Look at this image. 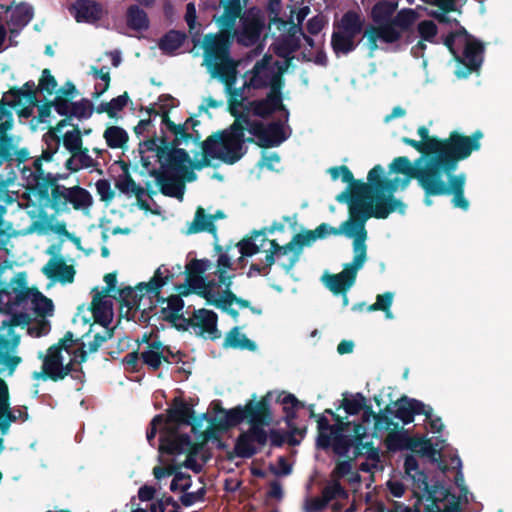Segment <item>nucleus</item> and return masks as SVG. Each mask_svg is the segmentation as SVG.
Segmentation results:
<instances>
[{
    "mask_svg": "<svg viewBox=\"0 0 512 512\" xmlns=\"http://www.w3.org/2000/svg\"><path fill=\"white\" fill-rule=\"evenodd\" d=\"M405 450H410L421 457H428L432 463L437 462L442 472H446L448 467L443 462H440L437 455L440 456V452L437 450L431 439L425 436H410L407 435Z\"/></svg>",
    "mask_w": 512,
    "mask_h": 512,
    "instance_id": "393cba45",
    "label": "nucleus"
},
{
    "mask_svg": "<svg viewBox=\"0 0 512 512\" xmlns=\"http://www.w3.org/2000/svg\"><path fill=\"white\" fill-rule=\"evenodd\" d=\"M39 358H42V371L34 372L33 378H42L43 380L50 379L54 382H57V377L54 374H58L62 367V352L59 351L58 347L50 346L47 349V354L45 356L40 355Z\"/></svg>",
    "mask_w": 512,
    "mask_h": 512,
    "instance_id": "2f4dec72",
    "label": "nucleus"
},
{
    "mask_svg": "<svg viewBox=\"0 0 512 512\" xmlns=\"http://www.w3.org/2000/svg\"><path fill=\"white\" fill-rule=\"evenodd\" d=\"M78 23H96L102 18V5L94 0H76L69 8Z\"/></svg>",
    "mask_w": 512,
    "mask_h": 512,
    "instance_id": "c756f323",
    "label": "nucleus"
},
{
    "mask_svg": "<svg viewBox=\"0 0 512 512\" xmlns=\"http://www.w3.org/2000/svg\"><path fill=\"white\" fill-rule=\"evenodd\" d=\"M282 78L279 74H273L271 80V89L266 98L260 100H253L250 103L252 112L255 116L267 118L276 111H284L286 120L288 119L289 112L285 108L282 101Z\"/></svg>",
    "mask_w": 512,
    "mask_h": 512,
    "instance_id": "4468645a",
    "label": "nucleus"
},
{
    "mask_svg": "<svg viewBox=\"0 0 512 512\" xmlns=\"http://www.w3.org/2000/svg\"><path fill=\"white\" fill-rule=\"evenodd\" d=\"M364 36L367 38L369 49L372 52L378 49V39L387 44H393L401 39L400 31H394L392 27L388 26L375 27L371 25L364 31Z\"/></svg>",
    "mask_w": 512,
    "mask_h": 512,
    "instance_id": "c9c22d12",
    "label": "nucleus"
},
{
    "mask_svg": "<svg viewBox=\"0 0 512 512\" xmlns=\"http://www.w3.org/2000/svg\"><path fill=\"white\" fill-rule=\"evenodd\" d=\"M273 393L271 391L263 395L258 401L256 396L249 400L244 407L237 406L236 410L242 416V422L247 420L250 427L257 429H264L265 426H270L273 422V413L271 410V400Z\"/></svg>",
    "mask_w": 512,
    "mask_h": 512,
    "instance_id": "ddd939ff",
    "label": "nucleus"
},
{
    "mask_svg": "<svg viewBox=\"0 0 512 512\" xmlns=\"http://www.w3.org/2000/svg\"><path fill=\"white\" fill-rule=\"evenodd\" d=\"M219 135L212 133L201 142L202 158L188 163L192 169L201 170L204 167H209L212 159H218L229 165H233L240 160V155L231 152L221 141Z\"/></svg>",
    "mask_w": 512,
    "mask_h": 512,
    "instance_id": "9b49d317",
    "label": "nucleus"
},
{
    "mask_svg": "<svg viewBox=\"0 0 512 512\" xmlns=\"http://www.w3.org/2000/svg\"><path fill=\"white\" fill-rule=\"evenodd\" d=\"M422 162L423 157H419L412 164L408 157L399 156L389 165V172L415 177L418 185L424 191V203L427 206L432 205L431 197L433 196L452 195L451 203L453 207L467 211L470 203L464 195L466 174L447 176L448 181L446 182L444 180V176H446L444 170L430 161H424L423 164Z\"/></svg>",
    "mask_w": 512,
    "mask_h": 512,
    "instance_id": "f257e3e1",
    "label": "nucleus"
},
{
    "mask_svg": "<svg viewBox=\"0 0 512 512\" xmlns=\"http://www.w3.org/2000/svg\"><path fill=\"white\" fill-rule=\"evenodd\" d=\"M185 32L171 29L166 32L158 41L159 49L167 55H173L185 42Z\"/></svg>",
    "mask_w": 512,
    "mask_h": 512,
    "instance_id": "c03bdc74",
    "label": "nucleus"
},
{
    "mask_svg": "<svg viewBox=\"0 0 512 512\" xmlns=\"http://www.w3.org/2000/svg\"><path fill=\"white\" fill-rule=\"evenodd\" d=\"M116 188L123 194L135 195L137 199V205L141 210L149 211V203L143 199L145 190L143 187L138 185L129 173L128 164L123 162V173L118 176L115 182Z\"/></svg>",
    "mask_w": 512,
    "mask_h": 512,
    "instance_id": "bb28decb",
    "label": "nucleus"
},
{
    "mask_svg": "<svg viewBox=\"0 0 512 512\" xmlns=\"http://www.w3.org/2000/svg\"><path fill=\"white\" fill-rule=\"evenodd\" d=\"M316 418L318 429L316 445L318 448L326 450L332 447V425L323 414H319Z\"/></svg>",
    "mask_w": 512,
    "mask_h": 512,
    "instance_id": "4d7b16f0",
    "label": "nucleus"
},
{
    "mask_svg": "<svg viewBox=\"0 0 512 512\" xmlns=\"http://www.w3.org/2000/svg\"><path fill=\"white\" fill-rule=\"evenodd\" d=\"M18 346V338L14 340H6L4 336L0 335V373L8 370L9 373H13L21 362L19 356L12 355L11 353Z\"/></svg>",
    "mask_w": 512,
    "mask_h": 512,
    "instance_id": "4c0bfd02",
    "label": "nucleus"
},
{
    "mask_svg": "<svg viewBox=\"0 0 512 512\" xmlns=\"http://www.w3.org/2000/svg\"><path fill=\"white\" fill-rule=\"evenodd\" d=\"M217 322L218 315L213 310L201 308L194 310L190 317L183 319V323L176 325V329L187 331L193 328L197 336L214 341L221 337Z\"/></svg>",
    "mask_w": 512,
    "mask_h": 512,
    "instance_id": "f8f14e48",
    "label": "nucleus"
},
{
    "mask_svg": "<svg viewBox=\"0 0 512 512\" xmlns=\"http://www.w3.org/2000/svg\"><path fill=\"white\" fill-rule=\"evenodd\" d=\"M174 278V274L170 272L164 265L158 267L153 277L148 282H141L137 285L140 292L145 291L152 294L158 302H167L166 298L161 296V289Z\"/></svg>",
    "mask_w": 512,
    "mask_h": 512,
    "instance_id": "7c9ffc66",
    "label": "nucleus"
},
{
    "mask_svg": "<svg viewBox=\"0 0 512 512\" xmlns=\"http://www.w3.org/2000/svg\"><path fill=\"white\" fill-rule=\"evenodd\" d=\"M332 425V449L341 457H348L351 448L354 449V458L366 456L368 460L379 462V450L373 442L364 441L367 437V428L362 423L344 421L338 414L334 416Z\"/></svg>",
    "mask_w": 512,
    "mask_h": 512,
    "instance_id": "20e7f679",
    "label": "nucleus"
},
{
    "mask_svg": "<svg viewBox=\"0 0 512 512\" xmlns=\"http://www.w3.org/2000/svg\"><path fill=\"white\" fill-rule=\"evenodd\" d=\"M355 37L340 31H334L331 36V47L334 53L339 56L340 54L347 55L353 52L358 45L354 41Z\"/></svg>",
    "mask_w": 512,
    "mask_h": 512,
    "instance_id": "de8ad7c7",
    "label": "nucleus"
},
{
    "mask_svg": "<svg viewBox=\"0 0 512 512\" xmlns=\"http://www.w3.org/2000/svg\"><path fill=\"white\" fill-rule=\"evenodd\" d=\"M230 32L222 30L220 33H209L204 36L202 48L204 50V63L210 69L212 76L219 78L231 93L236 82V62L230 56Z\"/></svg>",
    "mask_w": 512,
    "mask_h": 512,
    "instance_id": "39448f33",
    "label": "nucleus"
},
{
    "mask_svg": "<svg viewBox=\"0 0 512 512\" xmlns=\"http://www.w3.org/2000/svg\"><path fill=\"white\" fill-rule=\"evenodd\" d=\"M398 8V1L379 0L371 9V19L376 24L375 27H387L393 21L394 14Z\"/></svg>",
    "mask_w": 512,
    "mask_h": 512,
    "instance_id": "e433bc0d",
    "label": "nucleus"
},
{
    "mask_svg": "<svg viewBox=\"0 0 512 512\" xmlns=\"http://www.w3.org/2000/svg\"><path fill=\"white\" fill-rule=\"evenodd\" d=\"M223 347L255 351L257 345L254 341L250 340L245 334H242L238 326H235L226 334V337L223 342Z\"/></svg>",
    "mask_w": 512,
    "mask_h": 512,
    "instance_id": "37998d69",
    "label": "nucleus"
},
{
    "mask_svg": "<svg viewBox=\"0 0 512 512\" xmlns=\"http://www.w3.org/2000/svg\"><path fill=\"white\" fill-rule=\"evenodd\" d=\"M73 130L67 131L63 135V145L72 155H75V152L81 147H83V139L80 128L78 125H72Z\"/></svg>",
    "mask_w": 512,
    "mask_h": 512,
    "instance_id": "69168bd1",
    "label": "nucleus"
},
{
    "mask_svg": "<svg viewBox=\"0 0 512 512\" xmlns=\"http://www.w3.org/2000/svg\"><path fill=\"white\" fill-rule=\"evenodd\" d=\"M418 14L411 8H404L397 12L393 21L388 27H392L394 31H409L417 20Z\"/></svg>",
    "mask_w": 512,
    "mask_h": 512,
    "instance_id": "3c124183",
    "label": "nucleus"
},
{
    "mask_svg": "<svg viewBox=\"0 0 512 512\" xmlns=\"http://www.w3.org/2000/svg\"><path fill=\"white\" fill-rule=\"evenodd\" d=\"M360 215L358 216H352L351 220H346L341 223L339 228H335L330 226L327 223H321L319 226L316 227L315 232L318 239H323L327 237L328 235H340L345 234L349 238L356 239L357 236L360 235V232H362V229L359 225V219Z\"/></svg>",
    "mask_w": 512,
    "mask_h": 512,
    "instance_id": "473e14b6",
    "label": "nucleus"
},
{
    "mask_svg": "<svg viewBox=\"0 0 512 512\" xmlns=\"http://www.w3.org/2000/svg\"><path fill=\"white\" fill-rule=\"evenodd\" d=\"M367 406V399L362 393L344 397L341 406L349 415L359 414Z\"/></svg>",
    "mask_w": 512,
    "mask_h": 512,
    "instance_id": "0e129e2a",
    "label": "nucleus"
},
{
    "mask_svg": "<svg viewBox=\"0 0 512 512\" xmlns=\"http://www.w3.org/2000/svg\"><path fill=\"white\" fill-rule=\"evenodd\" d=\"M18 106V101L7 92L3 93L0 99V151L13 157L17 164H20L32 157L28 147L19 146L20 138L9 133L14 127L13 110Z\"/></svg>",
    "mask_w": 512,
    "mask_h": 512,
    "instance_id": "423d86ee",
    "label": "nucleus"
},
{
    "mask_svg": "<svg viewBox=\"0 0 512 512\" xmlns=\"http://www.w3.org/2000/svg\"><path fill=\"white\" fill-rule=\"evenodd\" d=\"M119 300L122 305L128 307V309H140V303L143 300L145 291L140 292L138 288H132L130 286L117 289Z\"/></svg>",
    "mask_w": 512,
    "mask_h": 512,
    "instance_id": "6e6d98bb",
    "label": "nucleus"
},
{
    "mask_svg": "<svg viewBox=\"0 0 512 512\" xmlns=\"http://www.w3.org/2000/svg\"><path fill=\"white\" fill-rule=\"evenodd\" d=\"M42 273L50 280L72 283L76 271L72 265L66 264L62 256H54L43 266Z\"/></svg>",
    "mask_w": 512,
    "mask_h": 512,
    "instance_id": "cd10ccee",
    "label": "nucleus"
},
{
    "mask_svg": "<svg viewBox=\"0 0 512 512\" xmlns=\"http://www.w3.org/2000/svg\"><path fill=\"white\" fill-rule=\"evenodd\" d=\"M404 471L412 480L415 489H417L423 497L426 496V501L430 502V504L439 506V503L444 502L454 495L451 493L450 487H447L442 481L437 480L430 485L428 475L424 470L420 469L418 460L413 454L406 455Z\"/></svg>",
    "mask_w": 512,
    "mask_h": 512,
    "instance_id": "1a4fd4ad",
    "label": "nucleus"
},
{
    "mask_svg": "<svg viewBox=\"0 0 512 512\" xmlns=\"http://www.w3.org/2000/svg\"><path fill=\"white\" fill-rule=\"evenodd\" d=\"M220 411L225 412V418H214V421L211 422V426H213L218 432L226 431L230 427H234L242 423V416H240V413L236 410V407L229 410L221 409Z\"/></svg>",
    "mask_w": 512,
    "mask_h": 512,
    "instance_id": "052dcab7",
    "label": "nucleus"
},
{
    "mask_svg": "<svg viewBox=\"0 0 512 512\" xmlns=\"http://www.w3.org/2000/svg\"><path fill=\"white\" fill-rule=\"evenodd\" d=\"M158 161L161 165V172L168 175H179L186 171V165L191 163L190 156L185 149H172L171 151H159Z\"/></svg>",
    "mask_w": 512,
    "mask_h": 512,
    "instance_id": "4be33fe9",
    "label": "nucleus"
},
{
    "mask_svg": "<svg viewBox=\"0 0 512 512\" xmlns=\"http://www.w3.org/2000/svg\"><path fill=\"white\" fill-rule=\"evenodd\" d=\"M268 440V433L265 429H257L249 427L247 431L241 432L236 439L234 449L227 452V459L232 461L235 457L249 459L258 453V449L254 446L257 443L264 446Z\"/></svg>",
    "mask_w": 512,
    "mask_h": 512,
    "instance_id": "2eb2a0df",
    "label": "nucleus"
},
{
    "mask_svg": "<svg viewBox=\"0 0 512 512\" xmlns=\"http://www.w3.org/2000/svg\"><path fill=\"white\" fill-rule=\"evenodd\" d=\"M219 3L224 11L216 22L222 30L231 32L235 27L236 20L243 15V0H220Z\"/></svg>",
    "mask_w": 512,
    "mask_h": 512,
    "instance_id": "f704fd0d",
    "label": "nucleus"
},
{
    "mask_svg": "<svg viewBox=\"0 0 512 512\" xmlns=\"http://www.w3.org/2000/svg\"><path fill=\"white\" fill-rule=\"evenodd\" d=\"M92 301L89 310L92 312L95 323L104 328H109L113 319V303L106 299L107 295L99 293L97 287L92 289Z\"/></svg>",
    "mask_w": 512,
    "mask_h": 512,
    "instance_id": "a878e982",
    "label": "nucleus"
},
{
    "mask_svg": "<svg viewBox=\"0 0 512 512\" xmlns=\"http://www.w3.org/2000/svg\"><path fill=\"white\" fill-rule=\"evenodd\" d=\"M33 7L27 3L18 4L11 12V16L7 24L9 26H18L24 28L33 19Z\"/></svg>",
    "mask_w": 512,
    "mask_h": 512,
    "instance_id": "603ef678",
    "label": "nucleus"
},
{
    "mask_svg": "<svg viewBox=\"0 0 512 512\" xmlns=\"http://www.w3.org/2000/svg\"><path fill=\"white\" fill-rule=\"evenodd\" d=\"M300 46V40L298 38L293 37L286 38L277 44V46L274 49L275 54L278 57L285 59V65L279 67L278 74L280 76L288 69L289 65L294 59L293 53L298 51L300 49Z\"/></svg>",
    "mask_w": 512,
    "mask_h": 512,
    "instance_id": "79ce46f5",
    "label": "nucleus"
},
{
    "mask_svg": "<svg viewBox=\"0 0 512 512\" xmlns=\"http://www.w3.org/2000/svg\"><path fill=\"white\" fill-rule=\"evenodd\" d=\"M67 178L66 174L60 173H51L47 172L46 177L42 179V182L36 183L35 190L37 193L36 201L39 202L43 199H46L51 194H53V187L56 184L57 186H63L60 184V180H64Z\"/></svg>",
    "mask_w": 512,
    "mask_h": 512,
    "instance_id": "09e8293b",
    "label": "nucleus"
},
{
    "mask_svg": "<svg viewBox=\"0 0 512 512\" xmlns=\"http://www.w3.org/2000/svg\"><path fill=\"white\" fill-rule=\"evenodd\" d=\"M399 188V178H387L385 170L380 165H375L367 175V183L358 184L359 193H367L369 211H363L357 207H351V215L358 216L359 225L363 231L365 222L373 217L376 219H386L391 213L397 211L404 214L406 205L394 196Z\"/></svg>",
    "mask_w": 512,
    "mask_h": 512,
    "instance_id": "f03ea898",
    "label": "nucleus"
},
{
    "mask_svg": "<svg viewBox=\"0 0 512 512\" xmlns=\"http://www.w3.org/2000/svg\"><path fill=\"white\" fill-rule=\"evenodd\" d=\"M126 24L134 31H146L150 26V21L147 13L134 4L127 8Z\"/></svg>",
    "mask_w": 512,
    "mask_h": 512,
    "instance_id": "a18cd8bd",
    "label": "nucleus"
},
{
    "mask_svg": "<svg viewBox=\"0 0 512 512\" xmlns=\"http://www.w3.org/2000/svg\"><path fill=\"white\" fill-rule=\"evenodd\" d=\"M7 93L15 100L18 101V105L21 104L22 99L30 105H38L36 96V86L34 81H27L22 88L16 86L11 87Z\"/></svg>",
    "mask_w": 512,
    "mask_h": 512,
    "instance_id": "864d4df0",
    "label": "nucleus"
},
{
    "mask_svg": "<svg viewBox=\"0 0 512 512\" xmlns=\"http://www.w3.org/2000/svg\"><path fill=\"white\" fill-rule=\"evenodd\" d=\"M277 401L283 405L284 422L288 428H291L297 418V409L305 407L304 403L299 401L295 395L291 393L279 394Z\"/></svg>",
    "mask_w": 512,
    "mask_h": 512,
    "instance_id": "49530a36",
    "label": "nucleus"
},
{
    "mask_svg": "<svg viewBox=\"0 0 512 512\" xmlns=\"http://www.w3.org/2000/svg\"><path fill=\"white\" fill-rule=\"evenodd\" d=\"M226 215L222 210H217L214 214H206L203 207H197L193 221L189 224L186 234H197L200 232H208L217 238V227L215 220L223 219Z\"/></svg>",
    "mask_w": 512,
    "mask_h": 512,
    "instance_id": "b1692460",
    "label": "nucleus"
},
{
    "mask_svg": "<svg viewBox=\"0 0 512 512\" xmlns=\"http://www.w3.org/2000/svg\"><path fill=\"white\" fill-rule=\"evenodd\" d=\"M149 174L156 179V183L163 195L177 198L178 200L183 199L185 184L179 175H168L157 169H152Z\"/></svg>",
    "mask_w": 512,
    "mask_h": 512,
    "instance_id": "c85d7f7f",
    "label": "nucleus"
},
{
    "mask_svg": "<svg viewBox=\"0 0 512 512\" xmlns=\"http://www.w3.org/2000/svg\"><path fill=\"white\" fill-rule=\"evenodd\" d=\"M182 297L186 296L181 295L178 292L175 295H170L166 298L168 306L161 309L163 320L171 323L175 328L176 325L183 323V319H186V317L181 313L184 308V301Z\"/></svg>",
    "mask_w": 512,
    "mask_h": 512,
    "instance_id": "58836bf2",
    "label": "nucleus"
},
{
    "mask_svg": "<svg viewBox=\"0 0 512 512\" xmlns=\"http://www.w3.org/2000/svg\"><path fill=\"white\" fill-rule=\"evenodd\" d=\"M408 431L405 429L390 431L386 438V446L392 452L405 450Z\"/></svg>",
    "mask_w": 512,
    "mask_h": 512,
    "instance_id": "338daca9",
    "label": "nucleus"
},
{
    "mask_svg": "<svg viewBox=\"0 0 512 512\" xmlns=\"http://www.w3.org/2000/svg\"><path fill=\"white\" fill-rule=\"evenodd\" d=\"M254 131V137L257 138L256 145L264 149L277 147L287 139L281 121H273L268 124L260 122Z\"/></svg>",
    "mask_w": 512,
    "mask_h": 512,
    "instance_id": "6ab92c4d",
    "label": "nucleus"
},
{
    "mask_svg": "<svg viewBox=\"0 0 512 512\" xmlns=\"http://www.w3.org/2000/svg\"><path fill=\"white\" fill-rule=\"evenodd\" d=\"M26 162H22L19 165H13L15 174V180L18 174L21 175L22 179L26 182L27 191L37 199V193L35 190L36 183L42 182V179L46 177L45 170L43 169V161L36 157L32 162V167L25 165Z\"/></svg>",
    "mask_w": 512,
    "mask_h": 512,
    "instance_id": "5701e85b",
    "label": "nucleus"
},
{
    "mask_svg": "<svg viewBox=\"0 0 512 512\" xmlns=\"http://www.w3.org/2000/svg\"><path fill=\"white\" fill-rule=\"evenodd\" d=\"M241 28L237 35V41L244 46L256 44L265 27V17L261 10L253 7L243 13Z\"/></svg>",
    "mask_w": 512,
    "mask_h": 512,
    "instance_id": "dca6fc26",
    "label": "nucleus"
},
{
    "mask_svg": "<svg viewBox=\"0 0 512 512\" xmlns=\"http://www.w3.org/2000/svg\"><path fill=\"white\" fill-rule=\"evenodd\" d=\"M230 113L235 117L234 122L225 130H219L214 134H220L221 141L225 146L236 155H240V159L245 155V131L254 136V129L261 121L252 120L247 113H239L235 108L230 107Z\"/></svg>",
    "mask_w": 512,
    "mask_h": 512,
    "instance_id": "9d476101",
    "label": "nucleus"
},
{
    "mask_svg": "<svg viewBox=\"0 0 512 512\" xmlns=\"http://www.w3.org/2000/svg\"><path fill=\"white\" fill-rule=\"evenodd\" d=\"M336 201L339 203H348L349 204V215L351 216V207H357L363 211H369L368 200L366 197L356 196L353 194L350 187L346 188L344 191L339 193L336 196ZM351 220V217L348 219Z\"/></svg>",
    "mask_w": 512,
    "mask_h": 512,
    "instance_id": "680f3d73",
    "label": "nucleus"
},
{
    "mask_svg": "<svg viewBox=\"0 0 512 512\" xmlns=\"http://www.w3.org/2000/svg\"><path fill=\"white\" fill-rule=\"evenodd\" d=\"M13 165H18L13 157L0 151V201L7 196V187L15 181Z\"/></svg>",
    "mask_w": 512,
    "mask_h": 512,
    "instance_id": "ea45409f",
    "label": "nucleus"
},
{
    "mask_svg": "<svg viewBox=\"0 0 512 512\" xmlns=\"http://www.w3.org/2000/svg\"><path fill=\"white\" fill-rule=\"evenodd\" d=\"M236 297L237 295L232 291L231 287H226L220 297L210 295L207 304L220 310H226L228 306L234 304Z\"/></svg>",
    "mask_w": 512,
    "mask_h": 512,
    "instance_id": "774afa93",
    "label": "nucleus"
},
{
    "mask_svg": "<svg viewBox=\"0 0 512 512\" xmlns=\"http://www.w3.org/2000/svg\"><path fill=\"white\" fill-rule=\"evenodd\" d=\"M366 238L367 231H363L353 240V261L345 264L341 272L337 274H325L322 277L324 285L334 295L347 293L355 284L357 272L364 266L367 259Z\"/></svg>",
    "mask_w": 512,
    "mask_h": 512,
    "instance_id": "0eeeda50",
    "label": "nucleus"
},
{
    "mask_svg": "<svg viewBox=\"0 0 512 512\" xmlns=\"http://www.w3.org/2000/svg\"><path fill=\"white\" fill-rule=\"evenodd\" d=\"M339 28L340 32L357 36L363 29V20L357 12L349 10L343 14Z\"/></svg>",
    "mask_w": 512,
    "mask_h": 512,
    "instance_id": "5fc2aeb1",
    "label": "nucleus"
},
{
    "mask_svg": "<svg viewBox=\"0 0 512 512\" xmlns=\"http://www.w3.org/2000/svg\"><path fill=\"white\" fill-rule=\"evenodd\" d=\"M103 137L107 146L112 149L124 148L129 140L128 133L119 126H109L105 129Z\"/></svg>",
    "mask_w": 512,
    "mask_h": 512,
    "instance_id": "13d9d810",
    "label": "nucleus"
},
{
    "mask_svg": "<svg viewBox=\"0 0 512 512\" xmlns=\"http://www.w3.org/2000/svg\"><path fill=\"white\" fill-rule=\"evenodd\" d=\"M28 300H31L33 304V309L37 316H41L44 318L47 315L52 314L54 308L52 300L46 297L37 288L33 287L31 296Z\"/></svg>",
    "mask_w": 512,
    "mask_h": 512,
    "instance_id": "bf43d9fd",
    "label": "nucleus"
},
{
    "mask_svg": "<svg viewBox=\"0 0 512 512\" xmlns=\"http://www.w3.org/2000/svg\"><path fill=\"white\" fill-rule=\"evenodd\" d=\"M31 322V317L29 314L20 312L13 314L9 319L3 320L1 324V328L5 329L7 328V334L3 335L6 340H14L15 338H18V344L20 343V335L16 334L14 331V328L17 326H20L24 328L25 326H28Z\"/></svg>",
    "mask_w": 512,
    "mask_h": 512,
    "instance_id": "8fccbe9b",
    "label": "nucleus"
},
{
    "mask_svg": "<svg viewBox=\"0 0 512 512\" xmlns=\"http://www.w3.org/2000/svg\"><path fill=\"white\" fill-rule=\"evenodd\" d=\"M291 240L294 248V254H292L286 262L279 263V265L287 274L291 272L296 263L299 261L303 247L311 245L313 242L318 240V238L316 236L315 230H306L304 232L295 234Z\"/></svg>",
    "mask_w": 512,
    "mask_h": 512,
    "instance_id": "72a5a7b5",
    "label": "nucleus"
},
{
    "mask_svg": "<svg viewBox=\"0 0 512 512\" xmlns=\"http://www.w3.org/2000/svg\"><path fill=\"white\" fill-rule=\"evenodd\" d=\"M37 203L42 209H52L56 215L69 212V205L76 211L87 212L93 205V197L87 189L79 185L66 187L55 184L53 194Z\"/></svg>",
    "mask_w": 512,
    "mask_h": 512,
    "instance_id": "6e6552de",
    "label": "nucleus"
},
{
    "mask_svg": "<svg viewBox=\"0 0 512 512\" xmlns=\"http://www.w3.org/2000/svg\"><path fill=\"white\" fill-rule=\"evenodd\" d=\"M204 278L205 276H188L186 275V279L184 283L176 284L174 289L176 292L181 295L189 296L194 293L208 301L210 294L205 290L204 287Z\"/></svg>",
    "mask_w": 512,
    "mask_h": 512,
    "instance_id": "a19ab883",
    "label": "nucleus"
},
{
    "mask_svg": "<svg viewBox=\"0 0 512 512\" xmlns=\"http://www.w3.org/2000/svg\"><path fill=\"white\" fill-rule=\"evenodd\" d=\"M393 409L390 405L385 407V412L390 413L395 418L401 420L403 424H409L414 421L415 415H425L426 418H430L433 409L429 405H425L422 401L409 398L403 395L400 399L393 403Z\"/></svg>",
    "mask_w": 512,
    "mask_h": 512,
    "instance_id": "f3484780",
    "label": "nucleus"
},
{
    "mask_svg": "<svg viewBox=\"0 0 512 512\" xmlns=\"http://www.w3.org/2000/svg\"><path fill=\"white\" fill-rule=\"evenodd\" d=\"M417 133L421 138V143L435 141L434 149L426 148L431 154L428 161L444 170L446 176L455 175L454 172L459 163L467 159L472 152L480 149V139L483 137V133L477 130L471 136L452 131L447 138H439L430 136L426 126H420Z\"/></svg>",
    "mask_w": 512,
    "mask_h": 512,
    "instance_id": "7ed1b4c3",
    "label": "nucleus"
},
{
    "mask_svg": "<svg viewBox=\"0 0 512 512\" xmlns=\"http://www.w3.org/2000/svg\"><path fill=\"white\" fill-rule=\"evenodd\" d=\"M459 47H463V53L461 60L458 62L464 65L465 71L458 72V76L467 77L472 72L478 71L481 67L485 48L483 43L477 39L459 45Z\"/></svg>",
    "mask_w": 512,
    "mask_h": 512,
    "instance_id": "412c9836",
    "label": "nucleus"
},
{
    "mask_svg": "<svg viewBox=\"0 0 512 512\" xmlns=\"http://www.w3.org/2000/svg\"><path fill=\"white\" fill-rule=\"evenodd\" d=\"M159 440V451L168 455H179L194 448L191 437L180 434L177 427L166 428Z\"/></svg>",
    "mask_w": 512,
    "mask_h": 512,
    "instance_id": "a211bd4d",
    "label": "nucleus"
},
{
    "mask_svg": "<svg viewBox=\"0 0 512 512\" xmlns=\"http://www.w3.org/2000/svg\"><path fill=\"white\" fill-rule=\"evenodd\" d=\"M194 402L190 398L189 402L181 396H176L172 399L169 408L166 410L165 422L166 424H174V427H181L191 423L194 417Z\"/></svg>",
    "mask_w": 512,
    "mask_h": 512,
    "instance_id": "aec40b11",
    "label": "nucleus"
},
{
    "mask_svg": "<svg viewBox=\"0 0 512 512\" xmlns=\"http://www.w3.org/2000/svg\"><path fill=\"white\" fill-rule=\"evenodd\" d=\"M266 228L260 231H254L251 237H247L239 241L235 247H238V252L247 257H251L260 252L263 243L260 245L256 244L254 240L258 236H265Z\"/></svg>",
    "mask_w": 512,
    "mask_h": 512,
    "instance_id": "e2e57ef3",
    "label": "nucleus"
}]
</instances>
